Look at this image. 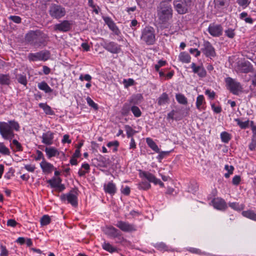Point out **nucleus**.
Wrapping results in <instances>:
<instances>
[{"label": "nucleus", "mask_w": 256, "mask_h": 256, "mask_svg": "<svg viewBox=\"0 0 256 256\" xmlns=\"http://www.w3.org/2000/svg\"><path fill=\"white\" fill-rule=\"evenodd\" d=\"M20 126L15 120L0 122V134L6 140L10 142L14 137V130H19Z\"/></svg>", "instance_id": "obj_1"}, {"label": "nucleus", "mask_w": 256, "mask_h": 256, "mask_svg": "<svg viewBox=\"0 0 256 256\" xmlns=\"http://www.w3.org/2000/svg\"><path fill=\"white\" fill-rule=\"evenodd\" d=\"M48 37L40 30H30L26 36V40L30 44L36 46L46 45Z\"/></svg>", "instance_id": "obj_2"}, {"label": "nucleus", "mask_w": 256, "mask_h": 256, "mask_svg": "<svg viewBox=\"0 0 256 256\" xmlns=\"http://www.w3.org/2000/svg\"><path fill=\"white\" fill-rule=\"evenodd\" d=\"M158 16L162 23L168 22L172 16V9L170 3L160 2L158 7Z\"/></svg>", "instance_id": "obj_3"}, {"label": "nucleus", "mask_w": 256, "mask_h": 256, "mask_svg": "<svg viewBox=\"0 0 256 256\" xmlns=\"http://www.w3.org/2000/svg\"><path fill=\"white\" fill-rule=\"evenodd\" d=\"M66 8L60 4H52L48 8V14L54 19H60L66 14Z\"/></svg>", "instance_id": "obj_4"}, {"label": "nucleus", "mask_w": 256, "mask_h": 256, "mask_svg": "<svg viewBox=\"0 0 256 256\" xmlns=\"http://www.w3.org/2000/svg\"><path fill=\"white\" fill-rule=\"evenodd\" d=\"M78 191L77 189H72L68 192L60 196V200L64 202H67L72 206L76 208L78 206Z\"/></svg>", "instance_id": "obj_5"}, {"label": "nucleus", "mask_w": 256, "mask_h": 256, "mask_svg": "<svg viewBox=\"0 0 256 256\" xmlns=\"http://www.w3.org/2000/svg\"><path fill=\"white\" fill-rule=\"evenodd\" d=\"M140 39L148 45L153 44L156 41L154 30L151 26H146L142 32Z\"/></svg>", "instance_id": "obj_6"}, {"label": "nucleus", "mask_w": 256, "mask_h": 256, "mask_svg": "<svg viewBox=\"0 0 256 256\" xmlns=\"http://www.w3.org/2000/svg\"><path fill=\"white\" fill-rule=\"evenodd\" d=\"M50 56V52L48 50H42L36 53H30L28 58L30 62L46 61Z\"/></svg>", "instance_id": "obj_7"}, {"label": "nucleus", "mask_w": 256, "mask_h": 256, "mask_svg": "<svg viewBox=\"0 0 256 256\" xmlns=\"http://www.w3.org/2000/svg\"><path fill=\"white\" fill-rule=\"evenodd\" d=\"M225 82L228 88L233 94L238 95L242 91V87L240 84L234 79L228 77L225 78Z\"/></svg>", "instance_id": "obj_8"}, {"label": "nucleus", "mask_w": 256, "mask_h": 256, "mask_svg": "<svg viewBox=\"0 0 256 256\" xmlns=\"http://www.w3.org/2000/svg\"><path fill=\"white\" fill-rule=\"evenodd\" d=\"M103 42L101 45L103 48L112 54H118L121 51L120 46L114 42H108L102 39Z\"/></svg>", "instance_id": "obj_9"}, {"label": "nucleus", "mask_w": 256, "mask_h": 256, "mask_svg": "<svg viewBox=\"0 0 256 256\" xmlns=\"http://www.w3.org/2000/svg\"><path fill=\"white\" fill-rule=\"evenodd\" d=\"M116 226L121 230L126 232H132L137 230L136 225L130 224L128 222L118 220L117 222Z\"/></svg>", "instance_id": "obj_10"}, {"label": "nucleus", "mask_w": 256, "mask_h": 256, "mask_svg": "<svg viewBox=\"0 0 256 256\" xmlns=\"http://www.w3.org/2000/svg\"><path fill=\"white\" fill-rule=\"evenodd\" d=\"M174 6L175 10L179 14H186L188 9V4L185 0H174Z\"/></svg>", "instance_id": "obj_11"}, {"label": "nucleus", "mask_w": 256, "mask_h": 256, "mask_svg": "<svg viewBox=\"0 0 256 256\" xmlns=\"http://www.w3.org/2000/svg\"><path fill=\"white\" fill-rule=\"evenodd\" d=\"M210 34L215 37H219L222 34L223 28L221 24H211L208 28Z\"/></svg>", "instance_id": "obj_12"}, {"label": "nucleus", "mask_w": 256, "mask_h": 256, "mask_svg": "<svg viewBox=\"0 0 256 256\" xmlns=\"http://www.w3.org/2000/svg\"><path fill=\"white\" fill-rule=\"evenodd\" d=\"M202 52L207 57H214L216 56V52L214 48L208 41L204 42L203 48H202Z\"/></svg>", "instance_id": "obj_13"}, {"label": "nucleus", "mask_w": 256, "mask_h": 256, "mask_svg": "<svg viewBox=\"0 0 256 256\" xmlns=\"http://www.w3.org/2000/svg\"><path fill=\"white\" fill-rule=\"evenodd\" d=\"M72 25L71 21L64 20L60 23L57 24L54 26V30L56 31L66 32L69 31Z\"/></svg>", "instance_id": "obj_14"}, {"label": "nucleus", "mask_w": 256, "mask_h": 256, "mask_svg": "<svg viewBox=\"0 0 256 256\" xmlns=\"http://www.w3.org/2000/svg\"><path fill=\"white\" fill-rule=\"evenodd\" d=\"M230 0H214V8L220 12L224 10L228 6Z\"/></svg>", "instance_id": "obj_15"}, {"label": "nucleus", "mask_w": 256, "mask_h": 256, "mask_svg": "<svg viewBox=\"0 0 256 256\" xmlns=\"http://www.w3.org/2000/svg\"><path fill=\"white\" fill-rule=\"evenodd\" d=\"M132 104H136L134 102V98L128 100V102L124 103L121 109V114L124 116H127L130 114V112L131 110Z\"/></svg>", "instance_id": "obj_16"}, {"label": "nucleus", "mask_w": 256, "mask_h": 256, "mask_svg": "<svg viewBox=\"0 0 256 256\" xmlns=\"http://www.w3.org/2000/svg\"><path fill=\"white\" fill-rule=\"evenodd\" d=\"M191 68L194 74H196L198 76L204 78L206 76V72L204 68L201 66H196L195 63L191 64Z\"/></svg>", "instance_id": "obj_17"}, {"label": "nucleus", "mask_w": 256, "mask_h": 256, "mask_svg": "<svg viewBox=\"0 0 256 256\" xmlns=\"http://www.w3.org/2000/svg\"><path fill=\"white\" fill-rule=\"evenodd\" d=\"M40 167L44 173L49 174L52 172L54 170H56L53 164L44 160L40 163Z\"/></svg>", "instance_id": "obj_18"}, {"label": "nucleus", "mask_w": 256, "mask_h": 256, "mask_svg": "<svg viewBox=\"0 0 256 256\" xmlns=\"http://www.w3.org/2000/svg\"><path fill=\"white\" fill-rule=\"evenodd\" d=\"M54 138V134L51 131H48L42 135V142L46 145H50L53 143Z\"/></svg>", "instance_id": "obj_19"}, {"label": "nucleus", "mask_w": 256, "mask_h": 256, "mask_svg": "<svg viewBox=\"0 0 256 256\" xmlns=\"http://www.w3.org/2000/svg\"><path fill=\"white\" fill-rule=\"evenodd\" d=\"M104 20L110 29L112 30L116 35L119 36L120 34V30L110 18L106 17L104 18Z\"/></svg>", "instance_id": "obj_20"}, {"label": "nucleus", "mask_w": 256, "mask_h": 256, "mask_svg": "<svg viewBox=\"0 0 256 256\" xmlns=\"http://www.w3.org/2000/svg\"><path fill=\"white\" fill-rule=\"evenodd\" d=\"M212 203L214 207L218 210H224L226 207V202L222 198H214Z\"/></svg>", "instance_id": "obj_21"}, {"label": "nucleus", "mask_w": 256, "mask_h": 256, "mask_svg": "<svg viewBox=\"0 0 256 256\" xmlns=\"http://www.w3.org/2000/svg\"><path fill=\"white\" fill-rule=\"evenodd\" d=\"M104 189L106 193L112 196L114 195L116 192V186L112 182H110L108 184H104Z\"/></svg>", "instance_id": "obj_22"}, {"label": "nucleus", "mask_w": 256, "mask_h": 256, "mask_svg": "<svg viewBox=\"0 0 256 256\" xmlns=\"http://www.w3.org/2000/svg\"><path fill=\"white\" fill-rule=\"evenodd\" d=\"M104 232L106 234L112 238H116L120 236L119 230L112 226L106 227Z\"/></svg>", "instance_id": "obj_23"}, {"label": "nucleus", "mask_w": 256, "mask_h": 256, "mask_svg": "<svg viewBox=\"0 0 256 256\" xmlns=\"http://www.w3.org/2000/svg\"><path fill=\"white\" fill-rule=\"evenodd\" d=\"M140 176L141 178L146 179L150 182H153L154 184L157 178L154 174L148 172L140 171Z\"/></svg>", "instance_id": "obj_24"}, {"label": "nucleus", "mask_w": 256, "mask_h": 256, "mask_svg": "<svg viewBox=\"0 0 256 256\" xmlns=\"http://www.w3.org/2000/svg\"><path fill=\"white\" fill-rule=\"evenodd\" d=\"M45 152L48 158L54 156H58L60 154L58 150L54 147H46L45 148Z\"/></svg>", "instance_id": "obj_25"}, {"label": "nucleus", "mask_w": 256, "mask_h": 256, "mask_svg": "<svg viewBox=\"0 0 256 256\" xmlns=\"http://www.w3.org/2000/svg\"><path fill=\"white\" fill-rule=\"evenodd\" d=\"M206 102L203 95H199L196 98V107L200 110H202L205 108Z\"/></svg>", "instance_id": "obj_26"}, {"label": "nucleus", "mask_w": 256, "mask_h": 256, "mask_svg": "<svg viewBox=\"0 0 256 256\" xmlns=\"http://www.w3.org/2000/svg\"><path fill=\"white\" fill-rule=\"evenodd\" d=\"M11 84L10 76L9 74H0V84L9 86Z\"/></svg>", "instance_id": "obj_27"}, {"label": "nucleus", "mask_w": 256, "mask_h": 256, "mask_svg": "<svg viewBox=\"0 0 256 256\" xmlns=\"http://www.w3.org/2000/svg\"><path fill=\"white\" fill-rule=\"evenodd\" d=\"M178 60L183 63L188 64L190 62L191 58L190 54L186 52H181L178 56Z\"/></svg>", "instance_id": "obj_28"}, {"label": "nucleus", "mask_w": 256, "mask_h": 256, "mask_svg": "<svg viewBox=\"0 0 256 256\" xmlns=\"http://www.w3.org/2000/svg\"><path fill=\"white\" fill-rule=\"evenodd\" d=\"M252 65L248 61L244 62L241 64V70L244 73H248L252 70Z\"/></svg>", "instance_id": "obj_29"}, {"label": "nucleus", "mask_w": 256, "mask_h": 256, "mask_svg": "<svg viewBox=\"0 0 256 256\" xmlns=\"http://www.w3.org/2000/svg\"><path fill=\"white\" fill-rule=\"evenodd\" d=\"M252 130L253 134L252 137L251 142L248 146L249 149L252 151L255 150L256 148V126H254Z\"/></svg>", "instance_id": "obj_30"}, {"label": "nucleus", "mask_w": 256, "mask_h": 256, "mask_svg": "<svg viewBox=\"0 0 256 256\" xmlns=\"http://www.w3.org/2000/svg\"><path fill=\"white\" fill-rule=\"evenodd\" d=\"M242 215L245 218L256 222V213L252 210L243 211Z\"/></svg>", "instance_id": "obj_31"}, {"label": "nucleus", "mask_w": 256, "mask_h": 256, "mask_svg": "<svg viewBox=\"0 0 256 256\" xmlns=\"http://www.w3.org/2000/svg\"><path fill=\"white\" fill-rule=\"evenodd\" d=\"M38 87L40 90L44 91L46 93H50L52 91V90L49 86L48 84L44 81L38 83Z\"/></svg>", "instance_id": "obj_32"}, {"label": "nucleus", "mask_w": 256, "mask_h": 256, "mask_svg": "<svg viewBox=\"0 0 256 256\" xmlns=\"http://www.w3.org/2000/svg\"><path fill=\"white\" fill-rule=\"evenodd\" d=\"M102 246L104 250L110 253H113L117 251L116 248L113 246L112 244L107 242L106 241H104L102 244Z\"/></svg>", "instance_id": "obj_33"}, {"label": "nucleus", "mask_w": 256, "mask_h": 256, "mask_svg": "<svg viewBox=\"0 0 256 256\" xmlns=\"http://www.w3.org/2000/svg\"><path fill=\"white\" fill-rule=\"evenodd\" d=\"M146 142L148 146L156 152H159L160 148L156 143L150 138H146Z\"/></svg>", "instance_id": "obj_34"}, {"label": "nucleus", "mask_w": 256, "mask_h": 256, "mask_svg": "<svg viewBox=\"0 0 256 256\" xmlns=\"http://www.w3.org/2000/svg\"><path fill=\"white\" fill-rule=\"evenodd\" d=\"M169 100L168 95L166 92L162 93L158 100V104L159 106H162L167 103Z\"/></svg>", "instance_id": "obj_35"}, {"label": "nucleus", "mask_w": 256, "mask_h": 256, "mask_svg": "<svg viewBox=\"0 0 256 256\" xmlns=\"http://www.w3.org/2000/svg\"><path fill=\"white\" fill-rule=\"evenodd\" d=\"M38 106L42 108L44 112L48 115H53L54 112L52 110L51 108L46 103H40Z\"/></svg>", "instance_id": "obj_36"}, {"label": "nucleus", "mask_w": 256, "mask_h": 256, "mask_svg": "<svg viewBox=\"0 0 256 256\" xmlns=\"http://www.w3.org/2000/svg\"><path fill=\"white\" fill-rule=\"evenodd\" d=\"M47 182L50 184L52 188H56L62 182V179L59 177H54L52 179L48 180Z\"/></svg>", "instance_id": "obj_37"}, {"label": "nucleus", "mask_w": 256, "mask_h": 256, "mask_svg": "<svg viewBox=\"0 0 256 256\" xmlns=\"http://www.w3.org/2000/svg\"><path fill=\"white\" fill-rule=\"evenodd\" d=\"M234 120L237 122L238 125L242 129H245L248 128L249 126V120H247L244 122H242L239 118H236Z\"/></svg>", "instance_id": "obj_38"}, {"label": "nucleus", "mask_w": 256, "mask_h": 256, "mask_svg": "<svg viewBox=\"0 0 256 256\" xmlns=\"http://www.w3.org/2000/svg\"><path fill=\"white\" fill-rule=\"evenodd\" d=\"M16 79H17L18 82L20 84L24 86H26V84H28V80H27L26 77V75H23V74H18L16 76Z\"/></svg>", "instance_id": "obj_39"}, {"label": "nucleus", "mask_w": 256, "mask_h": 256, "mask_svg": "<svg viewBox=\"0 0 256 256\" xmlns=\"http://www.w3.org/2000/svg\"><path fill=\"white\" fill-rule=\"evenodd\" d=\"M124 128L127 137L128 138H132V136L136 134V132L128 125H126Z\"/></svg>", "instance_id": "obj_40"}, {"label": "nucleus", "mask_w": 256, "mask_h": 256, "mask_svg": "<svg viewBox=\"0 0 256 256\" xmlns=\"http://www.w3.org/2000/svg\"><path fill=\"white\" fill-rule=\"evenodd\" d=\"M176 100L180 104H187L188 101L185 96L182 94H178L176 96Z\"/></svg>", "instance_id": "obj_41"}, {"label": "nucleus", "mask_w": 256, "mask_h": 256, "mask_svg": "<svg viewBox=\"0 0 256 256\" xmlns=\"http://www.w3.org/2000/svg\"><path fill=\"white\" fill-rule=\"evenodd\" d=\"M51 222L50 217L48 215H44L40 218V222L42 226L48 224Z\"/></svg>", "instance_id": "obj_42"}, {"label": "nucleus", "mask_w": 256, "mask_h": 256, "mask_svg": "<svg viewBox=\"0 0 256 256\" xmlns=\"http://www.w3.org/2000/svg\"><path fill=\"white\" fill-rule=\"evenodd\" d=\"M222 141L224 143H228L231 138L230 135L226 132H223L220 134Z\"/></svg>", "instance_id": "obj_43"}, {"label": "nucleus", "mask_w": 256, "mask_h": 256, "mask_svg": "<svg viewBox=\"0 0 256 256\" xmlns=\"http://www.w3.org/2000/svg\"><path fill=\"white\" fill-rule=\"evenodd\" d=\"M131 111L132 112L134 116L136 118H139L142 115V112L140 109V108L136 106H132Z\"/></svg>", "instance_id": "obj_44"}, {"label": "nucleus", "mask_w": 256, "mask_h": 256, "mask_svg": "<svg viewBox=\"0 0 256 256\" xmlns=\"http://www.w3.org/2000/svg\"><path fill=\"white\" fill-rule=\"evenodd\" d=\"M0 153L4 155H10V151L3 142H0Z\"/></svg>", "instance_id": "obj_45"}, {"label": "nucleus", "mask_w": 256, "mask_h": 256, "mask_svg": "<svg viewBox=\"0 0 256 256\" xmlns=\"http://www.w3.org/2000/svg\"><path fill=\"white\" fill-rule=\"evenodd\" d=\"M158 155L156 156V158L159 162H162V160L163 158L167 156L169 154V151H160L159 150V152H158Z\"/></svg>", "instance_id": "obj_46"}, {"label": "nucleus", "mask_w": 256, "mask_h": 256, "mask_svg": "<svg viewBox=\"0 0 256 256\" xmlns=\"http://www.w3.org/2000/svg\"><path fill=\"white\" fill-rule=\"evenodd\" d=\"M154 247L160 251H167L168 249V246L164 242L157 243L155 244Z\"/></svg>", "instance_id": "obj_47"}, {"label": "nucleus", "mask_w": 256, "mask_h": 256, "mask_svg": "<svg viewBox=\"0 0 256 256\" xmlns=\"http://www.w3.org/2000/svg\"><path fill=\"white\" fill-rule=\"evenodd\" d=\"M86 100L87 104L90 106L92 108L95 110H97L98 109V105L95 103L90 98L87 97Z\"/></svg>", "instance_id": "obj_48"}, {"label": "nucleus", "mask_w": 256, "mask_h": 256, "mask_svg": "<svg viewBox=\"0 0 256 256\" xmlns=\"http://www.w3.org/2000/svg\"><path fill=\"white\" fill-rule=\"evenodd\" d=\"M224 32L225 35L230 38H233L236 35L234 30L230 28L226 30Z\"/></svg>", "instance_id": "obj_49"}, {"label": "nucleus", "mask_w": 256, "mask_h": 256, "mask_svg": "<svg viewBox=\"0 0 256 256\" xmlns=\"http://www.w3.org/2000/svg\"><path fill=\"white\" fill-rule=\"evenodd\" d=\"M237 3L244 8L248 7L251 2V0H237Z\"/></svg>", "instance_id": "obj_50"}, {"label": "nucleus", "mask_w": 256, "mask_h": 256, "mask_svg": "<svg viewBox=\"0 0 256 256\" xmlns=\"http://www.w3.org/2000/svg\"><path fill=\"white\" fill-rule=\"evenodd\" d=\"M150 182H142L141 183L139 184L138 188L139 189L146 190L150 188Z\"/></svg>", "instance_id": "obj_51"}, {"label": "nucleus", "mask_w": 256, "mask_h": 256, "mask_svg": "<svg viewBox=\"0 0 256 256\" xmlns=\"http://www.w3.org/2000/svg\"><path fill=\"white\" fill-rule=\"evenodd\" d=\"M123 83L126 88H128L130 86H132L134 84V80L132 78L124 79Z\"/></svg>", "instance_id": "obj_52"}, {"label": "nucleus", "mask_w": 256, "mask_h": 256, "mask_svg": "<svg viewBox=\"0 0 256 256\" xmlns=\"http://www.w3.org/2000/svg\"><path fill=\"white\" fill-rule=\"evenodd\" d=\"M229 206L232 209L236 210H240L242 208V205H240L237 202H232L229 204Z\"/></svg>", "instance_id": "obj_53"}, {"label": "nucleus", "mask_w": 256, "mask_h": 256, "mask_svg": "<svg viewBox=\"0 0 256 256\" xmlns=\"http://www.w3.org/2000/svg\"><path fill=\"white\" fill-rule=\"evenodd\" d=\"M8 19L16 24H20L22 22V18L20 16H10Z\"/></svg>", "instance_id": "obj_54"}, {"label": "nucleus", "mask_w": 256, "mask_h": 256, "mask_svg": "<svg viewBox=\"0 0 256 256\" xmlns=\"http://www.w3.org/2000/svg\"><path fill=\"white\" fill-rule=\"evenodd\" d=\"M187 250L190 252L192 254H204V252H201V250L200 249L194 248H187Z\"/></svg>", "instance_id": "obj_55"}, {"label": "nucleus", "mask_w": 256, "mask_h": 256, "mask_svg": "<svg viewBox=\"0 0 256 256\" xmlns=\"http://www.w3.org/2000/svg\"><path fill=\"white\" fill-rule=\"evenodd\" d=\"M166 60H160L158 64H155L154 68L156 72H159L160 67L166 65Z\"/></svg>", "instance_id": "obj_56"}, {"label": "nucleus", "mask_w": 256, "mask_h": 256, "mask_svg": "<svg viewBox=\"0 0 256 256\" xmlns=\"http://www.w3.org/2000/svg\"><path fill=\"white\" fill-rule=\"evenodd\" d=\"M35 160H42V162H44V161L46 160L42 152L41 151L38 150L36 151V156L35 158Z\"/></svg>", "instance_id": "obj_57"}, {"label": "nucleus", "mask_w": 256, "mask_h": 256, "mask_svg": "<svg viewBox=\"0 0 256 256\" xmlns=\"http://www.w3.org/2000/svg\"><path fill=\"white\" fill-rule=\"evenodd\" d=\"M12 144L16 146V150L22 151V150L20 144L16 140H13Z\"/></svg>", "instance_id": "obj_58"}, {"label": "nucleus", "mask_w": 256, "mask_h": 256, "mask_svg": "<svg viewBox=\"0 0 256 256\" xmlns=\"http://www.w3.org/2000/svg\"><path fill=\"white\" fill-rule=\"evenodd\" d=\"M212 109L216 114H219L222 112V108L220 106H216L212 104H211Z\"/></svg>", "instance_id": "obj_59"}, {"label": "nucleus", "mask_w": 256, "mask_h": 256, "mask_svg": "<svg viewBox=\"0 0 256 256\" xmlns=\"http://www.w3.org/2000/svg\"><path fill=\"white\" fill-rule=\"evenodd\" d=\"M79 79L82 81L86 80L88 82H90L92 80V76L88 74H86L84 76L81 74Z\"/></svg>", "instance_id": "obj_60"}, {"label": "nucleus", "mask_w": 256, "mask_h": 256, "mask_svg": "<svg viewBox=\"0 0 256 256\" xmlns=\"http://www.w3.org/2000/svg\"><path fill=\"white\" fill-rule=\"evenodd\" d=\"M189 52L194 54L196 57H198L200 56V52L198 50L197 48H190L189 50Z\"/></svg>", "instance_id": "obj_61"}, {"label": "nucleus", "mask_w": 256, "mask_h": 256, "mask_svg": "<svg viewBox=\"0 0 256 256\" xmlns=\"http://www.w3.org/2000/svg\"><path fill=\"white\" fill-rule=\"evenodd\" d=\"M130 192V188L128 186H126L125 187L122 186V188H121L122 193L126 196L129 195Z\"/></svg>", "instance_id": "obj_62"}, {"label": "nucleus", "mask_w": 256, "mask_h": 256, "mask_svg": "<svg viewBox=\"0 0 256 256\" xmlns=\"http://www.w3.org/2000/svg\"><path fill=\"white\" fill-rule=\"evenodd\" d=\"M205 94L209 97L212 100L215 97V92L210 90H206L205 92Z\"/></svg>", "instance_id": "obj_63"}, {"label": "nucleus", "mask_w": 256, "mask_h": 256, "mask_svg": "<svg viewBox=\"0 0 256 256\" xmlns=\"http://www.w3.org/2000/svg\"><path fill=\"white\" fill-rule=\"evenodd\" d=\"M1 252L0 254V256H8V251L6 249V248L4 246H0Z\"/></svg>", "instance_id": "obj_64"}]
</instances>
